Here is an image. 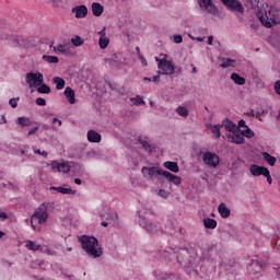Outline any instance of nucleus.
Masks as SVG:
<instances>
[{
    "mask_svg": "<svg viewBox=\"0 0 280 280\" xmlns=\"http://www.w3.org/2000/svg\"><path fill=\"white\" fill-rule=\"evenodd\" d=\"M81 248L86 252L90 257L97 259L101 255H104V250L100 247V242L94 236L82 235L79 237Z\"/></svg>",
    "mask_w": 280,
    "mask_h": 280,
    "instance_id": "obj_1",
    "label": "nucleus"
},
{
    "mask_svg": "<svg viewBox=\"0 0 280 280\" xmlns=\"http://www.w3.org/2000/svg\"><path fill=\"white\" fill-rule=\"evenodd\" d=\"M50 205L51 203L49 202H44L39 205V207L34 211L31 217V226L33 231L40 232V225L45 224V222H47V219L49 218L47 209H49Z\"/></svg>",
    "mask_w": 280,
    "mask_h": 280,
    "instance_id": "obj_2",
    "label": "nucleus"
},
{
    "mask_svg": "<svg viewBox=\"0 0 280 280\" xmlns=\"http://www.w3.org/2000/svg\"><path fill=\"white\" fill-rule=\"evenodd\" d=\"M25 82L28 84L30 89H38V86L45 82V77L40 72H27Z\"/></svg>",
    "mask_w": 280,
    "mask_h": 280,
    "instance_id": "obj_3",
    "label": "nucleus"
},
{
    "mask_svg": "<svg viewBox=\"0 0 280 280\" xmlns=\"http://www.w3.org/2000/svg\"><path fill=\"white\" fill-rule=\"evenodd\" d=\"M158 63V69H159V73H161L162 75H174V71H175V67L174 63H172V61L163 58V59H159L158 57L155 58Z\"/></svg>",
    "mask_w": 280,
    "mask_h": 280,
    "instance_id": "obj_4",
    "label": "nucleus"
},
{
    "mask_svg": "<svg viewBox=\"0 0 280 280\" xmlns=\"http://www.w3.org/2000/svg\"><path fill=\"white\" fill-rule=\"evenodd\" d=\"M201 159L205 163V165H208V167H218L220 165V156L218 154L211 152V151H206L201 154Z\"/></svg>",
    "mask_w": 280,
    "mask_h": 280,
    "instance_id": "obj_5",
    "label": "nucleus"
},
{
    "mask_svg": "<svg viewBox=\"0 0 280 280\" xmlns=\"http://www.w3.org/2000/svg\"><path fill=\"white\" fill-rule=\"evenodd\" d=\"M139 224L140 226H142V229L148 231V233H156V231H163V229L159 224L152 223L151 221L145 219V217H140Z\"/></svg>",
    "mask_w": 280,
    "mask_h": 280,
    "instance_id": "obj_6",
    "label": "nucleus"
},
{
    "mask_svg": "<svg viewBox=\"0 0 280 280\" xmlns=\"http://www.w3.org/2000/svg\"><path fill=\"white\" fill-rule=\"evenodd\" d=\"M258 19L265 27H270L277 23V20L275 19V11H272V9L265 11V15H258Z\"/></svg>",
    "mask_w": 280,
    "mask_h": 280,
    "instance_id": "obj_7",
    "label": "nucleus"
},
{
    "mask_svg": "<svg viewBox=\"0 0 280 280\" xmlns=\"http://www.w3.org/2000/svg\"><path fill=\"white\" fill-rule=\"evenodd\" d=\"M163 172L165 171L156 166H153V167L143 166L141 170V173L143 174L144 178H151L152 180L158 176H163Z\"/></svg>",
    "mask_w": 280,
    "mask_h": 280,
    "instance_id": "obj_8",
    "label": "nucleus"
},
{
    "mask_svg": "<svg viewBox=\"0 0 280 280\" xmlns=\"http://www.w3.org/2000/svg\"><path fill=\"white\" fill-rule=\"evenodd\" d=\"M264 268H266V262L261 259L252 260L247 266V269L252 275H259V272L264 271Z\"/></svg>",
    "mask_w": 280,
    "mask_h": 280,
    "instance_id": "obj_9",
    "label": "nucleus"
},
{
    "mask_svg": "<svg viewBox=\"0 0 280 280\" xmlns=\"http://www.w3.org/2000/svg\"><path fill=\"white\" fill-rule=\"evenodd\" d=\"M199 8L208 12V14H218V7L212 0H197Z\"/></svg>",
    "mask_w": 280,
    "mask_h": 280,
    "instance_id": "obj_10",
    "label": "nucleus"
},
{
    "mask_svg": "<svg viewBox=\"0 0 280 280\" xmlns=\"http://www.w3.org/2000/svg\"><path fill=\"white\" fill-rule=\"evenodd\" d=\"M226 138L231 143H244V131L238 128L235 131H232V133H226Z\"/></svg>",
    "mask_w": 280,
    "mask_h": 280,
    "instance_id": "obj_11",
    "label": "nucleus"
},
{
    "mask_svg": "<svg viewBox=\"0 0 280 280\" xmlns=\"http://www.w3.org/2000/svg\"><path fill=\"white\" fill-rule=\"evenodd\" d=\"M222 3L229 8V10H232L233 12H244V7H242V3L237 0H221Z\"/></svg>",
    "mask_w": 280,
    "mask_h": 280,
    "instance_id": "obj_12",
    "label": "nucleus"
},
{
    "mask_svg": "<svg viewBox=\"0 0 280 280\" xmlns=\"http://www.w3.org/2000/svg\"><path fill=\"white\" fill-rule=\"evenodd\" d=\"M52 172H61L62 174H69L71 172V166L69 163H60V162H52L51 163Z\"/></svg>",
    "mask_w": 280,
    "mask_h": 280,
    "instance_id": "obj_13",
    "label": "nucleus"
},
{
    "mask_svg": "<svg viewBox=\"0 0 280 280\" xmlns=\"http://www.w3.org/2000/svg\"><path fill=\"white\" fill-rule=\"evenodd\" d=\"M249 172H250L252 176H266L269 171L265 166H259L257 164H253L249 167Z\"/></svg>",
    "mask_w": 280,
    "mask_h": 280,
    "instance_id": "obj_14",
    "label": "nucleus"
},
{
    "mask_svg": "<svg viewBox=\"0 0 280 280\" xmlns=\"http://www.w3.org/2000/svg\"><path fill=\"white\" fill-rule=\"evenodd\" d=\"M72 12L75 14V19H84L89 14L86 5L81 4L72 8Z\"/></svg>",
    "mask_w": 280,
    "mask_h": 280,
    "instance_id": "obj_15",
    "label": "nucleus"
},
{
    "mask_svg": "<svg viewBox=\"0 0 280 280\" xmlns=\"http://www.w3.org/2000/svg\"><path fill=\"white\" fill-rule=\"evenodd\" d=\"M163 176H165L168 183H173V185H180V183H183V178H180V176L174 175L167 171L163 172Z\"/></svg>",
    "mask_w": 280,
    "mask_h": 280,
    "instance_id": "obj_16",
    "label": "nucleus"
},
{
    "mask_svg": "<svg viewBox=\"0 0 280 280\" xmlns=\"http://www.w3.org/2000/svg\"><path fill=\"white\" fill-rule=\"evenodd\" d=\"M88 141H90V143H100V141H102V135L91 129L88 131Z\"/></svg>",
    "mask_w": 280,
    "mask_h": 280,
    "instance_id": "obj_17",
    "label": "nucleus"
},
{
    "mask_svg": "<svg viewBox=\"0 0 280 280\" xmlns=\"http://www.w3.org/2000/svg\"><path fill=\"white\" fill-rule=\"evenodd\" d=\"M51 191H57V194H63V195H71L74 196V194L77 192L75 190L71 189V188H65L62 186H51L50 187Z\"/></svg>",
    "mask_w": 280,
    "mask_h": 280,
    "instance_id": "obj_18",
    "label": "nucleus"
},
{
    "mask_svg": "<svg viewBox=\"0 0 280 280\" xmlns=\"http://www.w3.org/2000/svg\"><path fill=\"white\" fill-rule=\"evenodd\" d=\"M63 95L68 100L69 104H75V92L71 86H67L65 89Z\"/></svg>",
    "mask_w": 280,
    "mask_h": 280,
    "instance_id": "obj_19",
    "label": "nucleus"
},
{
    "mask_svg": "<svg viewBox=\"0 0 280 280\" xmlns=\"http://www.w3.org/2000/svg\"><path fill=\"white\" fill-rule=\"evenodd\" d=\"M103 13H104V5H102L100 2H93L92 14L94 16H102Z\"/></svg>",
    "mask_w": 280,
    "mask_h": 280,
    "instance_id": "obj_20",
    "label": "nucleus"
},
{
    "mask_svg": "<svg viewBox=\"0 0 280 280\" xmlns=\"http://www.w3.org/2000/svg\"><path fill=\"white\" fill-rule=\"evenodd\" d=\"M164 167L166 170H170V172H173L174 174H178V172H180L177 162L166 161L164 162Z\"/></svg>",
    "mask_w": 280,
    "mask_h": 280,
    "instance_id": "obj_21",
    "label": "nucleus"
},
{
    "mask_svg": "<svg viewBox=\"0 0 280 280\" xmlns=\"http://www.w3.org/2000/svg\"><path fill=\"white\" fill-rule=\"evenodd\" d=\"M218 211L221 218H229L231 215V210L226 207V203L221 202L218 207Z\"/></svg>",
    "mask_w": 280,
    "mask_h": 280,
    "instance_id": "obj_22",
    "label": "nucleus"
},
{
    "mask_svg": "<svg viewBox=\"0 0 280 280\" xmlns=\"http://www.w3.org/2000/svg\"><path fill=\"white\" fill-rule=\"evenodd\" d=\"M138 141L142 145L143 150H145V152H149V154H152V152H154L155 150L154 145L143 140V138H139Z\"/></svg>",
    "mask_w": 280,
    "mask_h": 280,
    "instance_id": "obj_23",
    "label": "nucleus"
},
{
    "mask_svg": "<svg viewBox=\"0 0 280 280\" xmlns=\"http://www.w3.org/2000/svg\"><path fill=\"white\" fill-rule=\"evenodd\" d=\"M262 159L271 167H275V165L277 164V158L270 155V153H268V152H262Z\"/></svg>",
    "mask_w": 280,
    "mask_h": 280,
    "instance_id": "obj_24",
    "label": "nucleus"
},
{
    "mask_svg": "<svg viewBox=\"0 0 280 280\" xmlns=\"http://www.w3.org/2000/svg\"><path fill=\"white\" fill-rule=\"evenodd\" d=\"M231 80H233V82L235 84H238V86H244V84H246V79L238 75L237 73L233 72L231 74Z\"/></svg>",
    "mask_w": 280,
    "mask_h": 280,
    "instance_id": "obj_25",
    "label": "nucleus"
},
{
    "mask_svg": "<svg viewBox=\"0 0 280 280\" xmlns=\"http://www.w3.org/2000/svg\"><path fill=\"white\" fill-rule=\"evenodd\" d=\"M42 59L45 62H48V65H58L60 62V59L57 56L44 55Z\"/></svg>",
    "mask_w": 280,
    "mask_h": 280,
    "instance_id": "obj_26",
    "label": "nucleus"
},
{
    "mask_svg": "<svg viewBox=\"0 0 280 280\" xmlns=\"http://www.w3.org/2000/svg\"><path fill=\"white\" fill-rule=\"evenodd\" d=\"M203 226L206 229H215L218 226V221L211 218L203 219Z\"/></svg>",
    "mask_w": 280,
    "mask_h": 280,
    "instance_id": "obj_27",
    "label": "nucleus"
},
{
    "mask_svg": "<svg viewBox=\"0 0 280 280\" xmlns=\"http://www.w3.org/2000/svg\"><path fill=\"white\" fill-rule=\"evenodd\" d=\"M54 49L55 51H59V54H63L65 56H69V54H71V50L67 45L59 44Z\"/></svg>",
    "mask_w": 280,
    "mask_h": 280,
    "instance_id": "obj_28",
    "label": "nucleus"
},
{
    "mask_svg": "<svg viewBox=\"0 0 280 280\" xmlns=\"http://www.w3.org/2000/svg\"><path fill=\"white\" fill-rule=\"evenodd\" d=\"M52 82L56 84V89L57 91H62V89H65V79L60 78V77H55L52 79Z\"/></svg>",
    "mask_w": 280,
    "mask_h": 280,
    "instance_id": "obj_29",
    "label": "nucleus"
},
{
    "mask_svg": "<svg viewBox=\"0 0 280 280\" xmlns=\"http://www.w3.org/2000/svg\"><path fill=\"white\" fill-rule=\"evenodd\" d=\"M235 60L231 59V58H223L222 59V63L220 65V67L222 69H229V67H235Z\"/></svg>",
    "mask_w": 280,
    "mask_h": 280,
    "instance_id": "obj_30",
    "label": "nucleus"
},
{
    "mask_svg": "<svg viewBox=\"0 0 280 280\" xmlns=\"http://www.w3.org/2000/svg\"><path fill=\"white\" fill-rule=\"evenodd\" d=\"M37 93H40L43 95H49V93H51V88H49V85L47 84L42 83L37 86Z\"/></svg>",
    "mask_w": 280,
    "mask_h": 280,
    "instance_id": "obj_31",
    "label": "nucleus"
},
{
    "mask_svg": "<svg viewBox=\"0 0 280 280\" xmlns=\"http://www.w3.org/2000/svg\"><path fill=\"white\" fill-rule=\"evenodd\" d=\"M26 248L27 250H33L36 253V250H40V244H37L34 241H26Z\"/></svg>",
    "mask_w": 280,
    "mask_h": 280,
    "instance_id": "obj_32",
    "label": "nucleus"
},
{
    "mask_svg": "<svg viewBox=\"0 0 280 280\" xmlns=\"http://www.w3.org/2000/svg\"><path fill=\"white\" fill-rule=\"evenodd\" d=\"M224 128L225 130H229L230 133H233L235 132V130H238L240 127H237V125H235L233 121L231 120H228L225 124H224Z\"/></svg>",
    "mask_w": 280,
    "mask_h": 280,
    "instance_id": "obj_33",
    "label": "nucleus"
},
{
    "mask_svg": "<svg viewBox=\"0 0 280 280\" xmlns=\"http://www.w3.org/2000/svg\"><path fill=\"white\" fill-rule=\"evenodd\" d=\"M176 113L179 115V117H189V109H187L185 106H178L176 108Z\"/></svg>",
    "mask_w": 280,
    "mask_h": 280,
    "instance_id": "obj_34",
    "label": "nucleus"
},
{
    "mask_svg": "<svg viewBox=\"0 0 280 280\" xmlns=\"http://www.w3.org/2000/svg\"><path fill=\"white\" fill-rule=\"evenodd\" d=\"M71 43L74 45V47H82V45H84V39L79 35H75L71 38Z\"/></svg>",
    "mask_w": 280,
    "mask_h": 280,
    "instance_id": "obj_35",
    "label": "nucleus"
},
{
    "mask_svg": "<svg viewBox=\"0 0 280 280\" xmlns=\"http://www.w3.org/2000/svg\"><path fill=\"white\" fill-rule=\"evenodd\" d=\"M110 44V39L108 37H100L98 45L101 49H106Z\"/></svg>",
    "mask_w": 280,
    "mask_h": 280,
    "instance_id": "obj_36",
    "label": "nucleus"
},
{
    "mask_svg": "<svg viewBox=\"0 0 280 280\" xmlns=\"http://www.w3.org/2000/svg\"><path fill=\"white\" fill-rule=\"evenodd\" d=\"M16 124L19 126H30V118H26V117H19L18 120H16Z\"/></svg>",
    "mask_w": 280,
    "mask_h": 280,
    "instance_id": "obj_37",
    "label": "nucleus"
},
{
    "mask_svg": "<svg viewBox=\"0 0 280 280\" xmlns=\"http://www.w3.org/2000/svg\"><path fill=\"white\" fill-rule=\"evenodd\" d=\"M221 128H222V125H214V126H212L211 132H212V135H217V139H220V137L222 135L220 132Z\"/></svg>",
    "mask_w": 280,
    "mask_h": 280,
    "instance_id": "obj_38",
    "label": "nucleus"
},
{
    "mask_svg": "<svg viewBox=\"0 0 280 280\" xmlns=\"http://www.w3.org/2000/svg\"><path fill=\"white\" fill-rule=\"evenodd\" d=\"M243 137H246L247 139H253V137H255V131L246 127V130L243 131Z\"/></svg>",
    "mask_w": 280,
    "mask_h": 280,
    "instance_id": "obj_39",
    "label": "nucleus"
},
{
    "mask_svg": "<svg viewBox=\"0 0 280 280\" xmlns=\"http://www.w3.org/2000/svg\"><path fill=\"white\" fill-rule=\"evenodd\" d=\"M132 104L136 106H139V104H145L143 98L141 96H136L135 98H131Z\"/></svg>",
    "mask_w": 280,
    "mask_h": 280,
    "instance_id": "obj_40",
    "label": "nucleus"
},
{
    "mask_svg": "<svg viewBox=\"0 0 280 280\" xmlns=\"http://www.w3.org/2000/svg\"><path fill=\"white\" fill-rule=\"evenodd\" d=\"M107 220H108L109 224L112 222H115V220H118L117 213H108L107 214Z\"/></svg>",
    "mask_w": 280,
    "mask_h": 280,
    "instance_id": "obj_41",
    "label": "nucleus"
},
{
    "mask_svg": "<svg viewBox=\"0 0 280 280\" xmlns=\"http://www.w3.org/2000/svg\"><path fill=\"white\" fill-rule=\"evenodd\" d=\"M35 102H36L37 106H47V101L43 97L36 98Z\"/></svg>",
    "mask_w": 280,
    "mask_h": 280,
    "instance_id": "obj_42",
    "label": "nucleus"
},
{
    "mask_svg": "<svg viewBox=\"0 0 280 280\" xmlns=\"http://www.w3.org/2000/svg\"><path fill=\"white\" fill-rule=\"evenodd\" d=\"M18 102H19V98H11L9 101V104H10L11 108H16V106H19Z\"/></svg>",
    "mask_w": 280,
    "mask_h": 280,
    "instance_id": "obj_43",
    "label": "nucleus"
},
{
    "mask_svg": "<svg viewBox=\"0 0 280 280\" xmlns=\"http://www.w3.org/2000/svg\"><path fill=\"white\" fill-rule=\"evenodd\" d=\"M138 58L143 67H148V60H145V57H143L142 54H139Z\"/></svg>",
    "mask_w": 280,
    "mask_h": 280,
    "instance_id": "obj_44",
    "label": "nucleus"
},
{
    "mask_svg": "<svg viewBox=\"0 0 280 280\" xmlns=\"http://www.w3.org/2000/svg\"><path fill=\"white\" fill-rule=\"evenodd\" d=\"M173 40H174V43H176L178 45V44L183 43V36L182 35H174Z\"/></svg>",
    "mask_w": 280,
    "mask_h": 280,
    "instance_id": "obj_45",
    "label": "nucleus"
},
{
    "mask_svg": "<svg viewBox=\"0 0 280 280\" xmlns=\"http://www.w3.org/2000/svg\"><path fill=\"white\" fill-rule=\"evenodd\" d=\"M158 196H160L161 198H167L168 194L165 189H160Z\"/></svg>",
    "mask_w": 280,
    "mask_h": 280,
    "instance_id": "obj_46",
    "label": "nucleus"
},
{
    "mask_svg": "<svg viewBox=\"0 0 280 280\" xmlns=\"http://www.w3.org/2000/svg\"><path fill=\"white\" fill-rule=\"evenodd\" d=\"M275 91L277 95H280V80L275 82Z\"/></svg>",
    "mask_w": 280,
    "mask_h": 280,
    "instance_id": "obj_47",
    "label": "nucleus"
},
{
    "mask_svg": "<svg viewBox=\"0 0 280 280\" xmlns=\"http://www.w3.org/2000/svg\"><path fill=\"white\" fill-rule=\"evenodd\" d=\"M265 178H267V183L269 185H272V176H270V171H267V175H265Z\"/></svg>",
    "mask_w": 280,
    "mask_h": 280,
    "instance_id": "obj_48",
    "label": "nucleus"
},
{
    "mask_svg": "<svg viewBox=\"0 0 280 280\" xmlns=\"http://www.w3.org/2000/svg\"><path fill=\"white\" fill-rule=\"evenodd\" d=\"M238 128H248V127L246 126V120L241 119V120L238 121Z\"/></svg>",
    "mask_w": 280,
    "mask_h": 280,
    "instance_id": "obj_49",
    "label": "nucleus"
},
{
    "mask_svg": "<svg viewBox=\"0 0 280 280\" xmlns=\"http://www.w3.org/2000/svg\"><path fill=\"white\" fill-rule=\"evenodd\" d=\"M101 38H106V26L103 27L102 31L98 32Z\"/></svg>",
    "mask_w": 280,
    "mask_h": 280,
    "instance_id": "obj_50",
    "label": "nucleus"
},
{
    "mask_svg": "<svg viewBox=\"0 0 280 280\" xmlns=\"http://www.w3.org/2000/svg\"><path fill=\"white\" fill-rule=\"evenodd\" d=\"M36 132H38V127L31 129L27 135L28 137H32V135H36Z\"/></svg>",
    "mask_w": 280,
    "mask_h": 280,
    "instance_id": "obj_51",
    "label": "nucleus"
},
{
    "mask_svg": "<svg viewBox=\"0 0 280 280\" xmlns=\"http://www.w3.org/2000/svg\"><path fill=\"white\" fill-rule=\"evenodd\" d=\"M152 82H154L155 84H159L161 82V75H154L152 79Z\"/></svg>",
    "mask_w": 280,
    "mask_h": 280,
    "instance_id": "obj_52",
    "label": "nucleus"
},
{
    "mask_svg": "<svg viewBox=\"0 0 280 280\" xmlns=\"http://www.w3.org/2000/svg\"><path fill=\"white\" fill-rule=\"evenodd\" d=\"M52 124H58V126H62V120L58 118H52Z\"/></svg>",
    "mask_w": 280,
    "mask_h": 280,
    "instance_id": "obj_53",
    "label": "nucleus"
},
{
    "mask_svg": "<svg viewBox=\"0 0 280 280\" xmlns=\"http://www.w3.org/2000/svg\"><path fill=\"white\" fill-rule=\"evenodd\" d=\"M0 218H1L2 220H8V213L0 211Z\"/></svg>",
    "mask_w": 280,
    "mask_h": 280,
    "instance_id": "obj_54",
    "label": "nucleus"
},
{
    "mask_svg": "<svg viewBox=\"0 0 280 280\" xmlns=\"http://www.w3.org/2000/svg\"><path fill=\"white\" fill-rule=\"evenodd\" d=\"M0 124H8V120L5 119V115L1 116Z\"/></svg>",
    "mask_w": 280,
    "mask_h": 280,
    "instance_id": "obj_55",
    "label": "nucleus"
},
{
    "mask_svg": "<svg viewBox=\"0 0 280 280\" xmlns=\"http://www.w3.org/2000/svg\"><path fill=\"white\" fill-rule=\"evenodd\" d=\"M208 45H213V36L208 37Z\"/></svg>",
    "mask_w": 280,
    "mask_h": 280,
    "instance_id": "obj_56",
    "label": "nucleus"
},
{
    "mask_svg": "<svg viewBox=\"0 0 280 280\" xmlns=\"http://www.w3.org/2000/svg\"><path fill=\"white\" fill-rule=\"evenodd\" d=\"M74 183H75V185H82V179H80V178H74Z\"/></svg>",
    "mask_w": 280,
    "mask_h": 280,
    "instance_id": "obj_57",
    "label": "nucleus"
},
{
    "mask_svg": "<svg viewBox=\"0 0 280 280\" xmlns=\"http://www.w3.org/2000/svg\"><path fill=\"white\" fill-rule=\"evenodd\" d=\"M213 248H215V245H209V246H208V253H210L211 250H213Z\"/></svg>",
    "mask_w": 280,
    "mask_h": 280,
    "instance_id": "obj_58",
    "label": "nucleus"
},
{
    "mask_svg": "<svg viewBox=\"0 0 280 280\" xmlns=\"http://www.w3.org/2000/svg\"><path fill=\"white\" fill-rule=\"evenodd\" d=\"M34 154H42L40 149H34Z\"/></svg>",
    "mask_w": 280,
    "mask_h": 280,
    "instance_id": "obj_59",
    "label": "nucleus"
},
{
    "mask_svg": "<svg viewBox=\"0 0 280 280\" xmlns=\"http://www.w3.org/2000/svg\"><path fill=\"white\" fill-rule=\"evenodd\" d=\"M40 155L44 156V159H47V155H48V154H47V151H43V152L40 153Z\"/></svg>",
    "mask_w": 280,
    "mask_h": 280,
    "instance_id": "obj_60",
    "label": "nucleus"
},
{
    "mask_svg": "<svg viewBox=\"0 0 280 280\" xmlns=\"http://www.w3.org/2000/svg\"><path fill=\"white\" fill-rule=\"evenodd\" d=\"M13 45L16 47V46H19L21 44L19 43V39H15V40H13Z\"/></svg>",
    "mask_w": 280,
    "mask_h": 280,
    "instance_id": "obj_61",
    "label": "nucleus"
},
{
    "mask_svg": "<svg viewBox=\"0 0 280 280\" xmlns=\"http://www.w3.org/2000/svg\"><path fill=\"white\" fill-rule=\"evenodd\" d=\"M136 51L138 52V57H139V54H141V48H139V46L136 47Z\"/></svg>",
    "mask_w": 280,
    "mask_h": 280,
    "instance_id": "obj_62",
    "label": "nucleus"
},
{
    "mask_svg": "<svg viewBox=\"0 0 280 280\" xmlns=\"http://www.w3.org/2000/svg\"><path fill=\"white\" fill-rule=\"evenodd\" d=\"M101 224H102V226H108V222H106V221H103Z\"/></svg>",
    "mask_w": 280,
    "mask_h": 280,
    "instance_id": "obj_63",
    "label": "nucleus"
},
{
    "mask_svg": "<svg viewBox=\"0 0 280 280\" xmlns=\"http://www.w3.org/2000/svg\"><path fill=\"white\" fill-rule=\"evenodd\" d=\"M192 73H198V70L196 69V67L192 68Z\"/></svg>",
    "mask_w": 280,
    "mask_h": 280,
    "instance_id": "obj_64",
    "label": "nucleus"
}]
</instances>
